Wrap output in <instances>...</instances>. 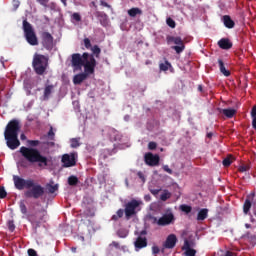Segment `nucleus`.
I'll use <instances>...</instances> for the list:
<instances>
[{
	"instance_id": "obj_28",
	"label": "nucleus",
	"mask_w": 256,
	"mask_h": 256,
	"mask_svg": "<svg viewBox=\"0 0 256 256\" xmlns=\"http://www.w3.org/2000/svg\"><path fill=\"white\" fill-rule=\"evenodd\" d=\"M123 215H125V210L123 209H118L116 214H114L111 218L112 221H119V219H121L123 217Z\"/></svg>"
},
{
	"instance_id": "obj_6",
	"label": "nucleus",
	"mask_w": 256,
	"mask_h": 256,
	"mask_svg": "<svg viewBox=\"0 0 256 256\" xmlns=\"http://www.w3.org/2000/svg\"><path fill=\"white\" fill-rule=\"evenodd\" d=\"M23 32H24V37L27 43H29V45H32V46L39 45V39L37 38L35 29H33V26L31 25V23L27 21V19L23 20Z\"/></svg>"
},
{
	"instance_id": "obj_15",
	"label": "nucleus",
	"mask_w": 256,
	"mask_h": 256,
	"mask_svg": "<svg viewBox=\"0 0 256 256\" xmlns=\"http://www.w3.org/2000/svg\"><path fill=\"white\" fill-rule=\"evenodd\" d=\"M185 256H195L197 255V250L191 248V244L189 243V240L184 241V245L182 247Z\"/></svg>"
},
{
	"instance_id": "obj_25",
	"label": "nucleus",
	"mask_w": 256,
	"mask_h": 256,
	"mask_svg": "<svg viewBox=\"0 0 256 256\" xmlns=\"http://www.w3.org/2000/svg\"><path fill=\"white\" fill-rule=\"evenodd\" d=\"M129 17H135L136 15H143V10L140 8L134 7L128 10Z\"/></svg>"
},
{
	"instance_id": "obj_42",
	"label": "nucleus",
	"mask_w": 256,
	"mask_h": 256,
	"mask_svg": "<svg viewBox=\"0 0 256 256\" xmlns=\"http://www.w3.org/2000/svg\"><path fill=\"white\" fill-rule=\"evenodd\" d=\"M84 47H86V49H91V40L89 38H84Z\"/></svg>"
},
{
	"instance_id": "obj_55",
	"label": "nucleus",
	"mask_w": 256,
	"mask_h": 256,
	"mask_svg": "<svg viewBox=\"0 0 256 256\" xmlns=\"http://www.w3.org/2000/svg\"><path fill=\"white\" fill-rule=\"evenodd\" d=\"M20 139H21V141H26L27 140V136L25 134H21L20 135Z\"/></svg>"
},
{
	"instance_id": "obj_33",
	"label": "nucleus",
	"mask_w": 256,
	"mask_h": 256,
	"mask_svg": "<svg viewBox=\"0 0 256 256\" xmlns=\"http://www.w3.org/2000/svg\"><path fill=\"white\" fill-rule=\"evenodd\" d=\"M161 201H167V199H171V192L168 190H164L163 193L160 195Z\"/></svg>"
},
{
	"instance_id": "obj_60",
	"label": "nucleus",
	"mask_w": 256,
	"mask_h": 256,
	"mask_svg": "<svg viewBox=\"0 0 256 256\" xmlns=\"http://www.w3.org/2000/svg\"><path fill=\"white\" fill-rule=\"evenodd\" d=\"M140 235H147V231L145 230L141 231Z\"/></svg>"
},
{
	"instance_id": "obj_41",
	"label": "nucleus",
	"mask_w": 256,
	"mask_h": 256,
	"mask_svg": "<svg viewBox=\"0 0 256 256\" xmlns=\"http://www.w3.org/2000/svg\"><path fill=\"white\" fill-rule=\"evenodd\" d=\"M148 149L150 151H155V149H157V143L156 142H149L148 143Z\"/></svg>"
},
{
	"instance_id": "obj_30",
	"label": "nucleus",
	"mask_w": 256,
	"mask_h": 256,
	"mask_svg": "<svg viewBox=\"0 0 256 256\" xmlns=\"http://www.w3.org/2000/svg\"><path fill=\"white\" fill-rule=\"evenodd\" d=\"M169 67H171V63H169L167 60H165L164 63L159 64L160 71H169Z\"/></svg>"
},
{
	"instance_id": "obj_18",
	"label": "nucleus",
	"mask_w": 256,
	"mask_h": 256,
	"mask_svg": "<svg viewBox=\"0 0 256 256\" xmlns=\"http://www.w3.org/2000/svg\"><path fill=\"white\" fill-rule=\"evenodd\" d=\"M54 89H55V86L53 84L45 86L44 94H43V100L44 101H49V98L51 97V93H53Z\"/></svg>"
},
{
	"instance_id": "obj_51",
	"label": "nucleus",
	"mask_w": 256,
	"mask_h": 256,
	"mask_svg": "<svg viewBox=\"0 0 256 256\" xmlns=\"http://www.w3.org/2000/svg\"><path fill=\"white\" fill-rule=\"evenodd\" d=\"M37 2L40 3V5L43 7H47V0H37Z\"/></svg>"
},
{
	"instance_id": "obj_13",
	"label": "nucleus",
	"mask_w": 256,
	"mask_h": 256,
	"mask_svg": "<svg viewBox=\"0 0 256 256\" xmlns=\"http://www.w3.org/2000/svg\"><path fill=\"white\" fill-rule=\"evenodd\" d=\"M42 45L44 49H47V51H51V49H53V36L51 33H42Z\"/></svg>"
},
{
	"instance_id": "obj_48",
	"label": "nucleus",
	"mask_w": 256,
	"mask_h": 256,
	"mask_svg": "<svg viewBox=\"0 0 256 256\" xmlns=\"http://www.w3.org/2000/svg\"><path fill=\"white\" fill-rule=\"evenodd\" d=\"M28 255L29 256H38L37 251H35L34 249H28Z\"/></svg>"
},
{
	"instance_id": "obj_52",
	"label": "nucleus",
	"mask_w": 256,
	"mask_h": 256,
	"mask_svg": "<svg viewBox=\"0 0 256 256\" xmlns=\"http://www.w3.org/2000/svg\"><path fill=\"white\" fill-rule=\"evenodd\" d=\"M138 177L139 179H141V181H143V183H145V175L142 174V172H138Z\"/></svg>"
},
{
	"instance_id": "obj_53",
	"label": "nucleus",
	"mask_w": 256,
	"mask_h": 256,
	"mask_svg": "<svg viewBox=\"0 0 256 256\" xmlns=\"http://www.w3.org/2000/svg\"><path fill=\"white\" fill-rule=\"evenodd\" d=\"M110 245L111 247H115L116 249H119V244L116 241H113Z\"/></svg>"
},
{
	"instance_id": "obj_56",
	"label": "nucleus",
	"mask_w": 256,
	"mask_h": 256,
	"mask_svg": "<svg viewBox=\"0 0 256 256\" xmlns=\"http://www.w3.org/2000/svg\"><path fill=\"white\" fill-rule=\"evenodd\" d=\"M0 61H1L2 66L5 67V58L1 57Z\"/></svg>"
},
{
	"instance_id": "obj_62",
	"label": "nucleus",
	"mask_w": 256,
	"mask_h": 256,
	"mask_svg": "<svg viewBox=\"0 0 256 256\" xmlns=\"http://www.w3.org/2000/svg\"><path fill=\"white\" fill-rule=\"evenodd\" d=\"M72 251H74V252H75V251H76V248H72Z\"/></svg>"
},
{
	"instance_id": "obj_10",
	"label": "nucleus",
	"mask_w": 256,
	"mask_h": 256,
	"mask_svg": "<svg viewBox=\"0 0 256 256\" xmlns=\"http://www.w3.org/2000/svg\"><path fill=\"white\" fill-rule=\"evenodd\" d=\"M62 167L69 168L77 165V152L63 154L61 158Z\"/></svg>"
},
{
	"instance_id": "obj_40",
	"label": "nucleus",
	"mask_w": 256,
	"mask_h": 256,
	"mask_svg": "<svg viewBox=\"0 0 256 256\" xmlns=\"http://www.w3.org/2000/svg\"><path fill=\"white\" fill-rule=\"evenodd\" d=\"M7 197V191L4 186H0V199H5Z\"/></svg>"
},
{
	"instance_id": "obj_61",
	"label": "nucleus",
	"mask_w": 256,
	"mask_h": 256,
	"mask_svg": "<svg viewBox=\"0 0 256 256\" xmlns=\"http://www.w3.org/2000/svg\"><path fill=\"white\" fill-rule=\"evenodd\" d=\"M103 5H104L105 7H107V3H103Z\"/></svg>"
},
{
	"instance_id": "obj_14",
	"label": "nucleus",
	"mask_w": 256,
	"mask_h": 256,
	"mask_svg": "<svg viewBox=\"0 0 256 256\" xmlns=\"http://www.w3.org/2000/svg\"><path fill=\"white\" fill-rule=\"evenodd\" d=\"M177 245V236L175 234H170L164 243L165 249H173Z\"/></svg>"
},
{
	"instance_id": "obj_3",
	"label": "nucleus",
	"mask_w": 256,
	"mask_h": 256,
	"mask_svg": "<svg viewBox=\"0 0 256 256\" xmlns=\"http://www.w3.org/2000/svg\"><path fill=\"white\" fill-rule=\"evenodd\" d=\"M28 147L22 146L19 150L22 157L28 161V163H38V167H47L49 165V160L47 157L43 156L37 148L41 145L39 140H27Z\"/></svg>"
},
{
	"instance_id": "obj_11",
	"label": "nucleus",
	"mask_w": 256,
	"mask_h": 256,
	"mask_svg": "<svg viewBox=\"0 0 256 256\" xmlns=\"http://www.w3.org/2000/svg\"><path fill=\"white\" fill-rule=\"evenodd\" d=\"M45 215H47V211L45 209H41L40 211H37L35 215H28V221H30L32 225L39 227Z\"/></svg>"
},
{
	"instance_id": "obj_59",
	"label": "nucleus",
	"mask_w": 256,
	"mask_h": 256,
	"mask_svg": "<svg viewBox=\"0 0 256 256\" xmlns=\"http://www.w3.org/2000/svg\"><path fill=\"white\" fill-rule=\"evenodd\" d=\"M246 229H251V224H245Z\"/></svg>"
},
{
	"instance_id": "obj_58",
	"label": "nucleus",
	"mask_w": 256,
	"mask_h": 256,
	"mask_svg": "<svg viewBox=\"0 0 256 256\" xmlns=\"http://www.w3.org/2000/svg\"><path fill=\"white\" fill-rule=\"evenodd\" d=\"M198 91H200V93H203V86L202 85H198Z\"/></svg>"
},
{
	"instance_id": "obj_49",
	"label": "nucleus",
	"mask_w": 256,
	"mask_h": 256,
	"mask_svg": "<svg viewBox=\"0 0 256 256\" xmlns=\"http://www.w3.org/2000/svg\"><path fill=\"white\" fill-rule=\"evenodd\" d=\"M19 5H21V2H19L18 0H13L14 9H19Z\"/></svg>"
},
{
	"instance_id": "obj_29",
	"label": "nucleus",
	"mask_w": 256,
	"mask_h": 256,
	"mask_svg": "<svg viewBox=\"0 0 256 256\" xmlns=\"http://www.w3.org/2000/svg\"><path fill=\"white\" fill-rule=\"evenodd\" d=\"M251 117H252V127L256 131V106L252 107Z\"/></svg>"
},
{
	"instance_id": "obj_1",
	"label": "nucleus",
	"mask_w": 256,
	"mask_h": 256,
	"mask_svg": "<svg viewBox=\"0 0 256 256\" xmlns=\"http://www.w3.org/2000/svg\"><path fill=\"white\" fill-rule=\"evenodd\" d=\"M71 63L75 71H79V69L84 67L83 73H79L74 76V85H81L89 75H93V73H95V68L97 67V60L93 58V55L89 54V52H84L82 55L79 53L72 54Z\"/></svg>"
},
{
	"instance_id": "obj_34",
	"label": "nucleus",
	"mask_w": 256,
	"mask_h": 256,
	"mask_svg": "<svg viewBox=\"0 0 256 256\" xmlns=\"http://www.w3.org/2000/svg\"><path fill=\"white\" fill-rule=\"evenodd\" d=\"M19 207H20V211H21L22 215H27V206L25 205L24 201H21L19 203Z\"/></svg>"
},
{
	"instance_id": "obj_2",
	"label": "nucleus",
	"mask_w": 256,
	"mask_h": 256,
	"mask_svg": "<svg viewBox=\"0 0 256 256\" xmlns=\"http://www.w3.org/2000/svg\"><path fill=\"white\" fill-rule=\"evenodd\" d=\"M12 179L15 189L18 191L27 189L24 192V196L27 199H40L45 195V188L31 178L25 179L21 176L13 175Z\"/></svg>"
},
{
	"instance_id": "obj_47",
	"label": "nucleus",
	"mask_w": 256,
	"mask_h": 256,
	"mask_svg": "<svg viewBox=\"0 0 256 256\" xmlns=\"http://www.w3.org/2000/svg\"><path fill=\"white\" fill-rule=\"evenodd\" d=\"M96 17L101 18V19H107V14L102 13V12H96Z\"/></svg>"
},
{
	"instance_id": "obj_32",
	"label": "nucleus",
	"mask_w": 256,
	"mask_h": 256,
	"mask_svg": "<svg viewBox=\"0 0 256 256\" xmlns=\"http://www.w3.org/2000/svg\"><path fill=\"white\" fill-rule=\"evenodd\" d=\"M180 210L183 213H186L187 215H189V213H191V211H193V208L187 204H183L180 206Z\"/></svg>"
},
{
	"instance_id": "obj_8",
	"label": "nucleus",
	"mask_w": 256,
	"mask_h": 256,
	"mask_svg": "<svg viewBox=\"0 0 256 256\" xmlns=\"http://www.w3.org/2000/svg\"><path fill=\"white\" fill-rule=\"evenodd\" d=\"M167 43H174L176 46H172V49L179 55L185 51V43L183 42V39L181 37L177 36H170L168 35L166 37Z\"/></svg>"
},
{
	"instance_id": "obj_36",
	"label": "nucleus",
	"mask_w": 256,
	"mask_h": 256,
	"mask_svg": "<svg viewBox=\"0 0 256 256\" xmlns=\"http://www.w3.org/2000/svg\"><path fill=\"white\" fill-rule=\"evenodd\" d=\"M47 137L50 139V141H55V132L53 131V126L50 127V130L47 133Z\"/></svg>"
},
{
	"instance_id": "obj_21",
	"label": "nucleus",
	"mask_w": 256,
	"mask_h": 256,
	"mask_svg": "<svg viewBox=\"0 0 256 256\" xmlns=\"http://www.w3.org/2000/svg\"><path fill=\"white\" fill-rule=\"evenodd\" d=\"M209 217V210L207 208H203L198 212L197 221H205Z\"/></svg>"
},
{
	"instance_id": "obj_26",
	"label": "nucleus",
	"mask_w": 256,
	"mask_h": 256,
	"mask_svg": "<svg viewBox=\"0 0 256 256\" xmlns=\"http://www.w3.org/2000/svg\"><path fill=\"white\" fill-rule=\"evenodd\" d=\"M251 207H252L251 200L246 199L243 205L244 215H249V211H251Z\"/></svg>"
},
{
	"instance_id": "obj_37",
	"label": "nucleus",
	"mask_w": 256,
	"mask_h": 256,
	"mask_svg": "<svg viewBox=\"0 0 256 256\" xmlns=\"http://www.w3.org/2000/svg\"><path fill=\"white\" fill-rule=\"evenodd\" d=\"M117 234H118V237L125 239V237H127V235H129V232L125 229H120V230H118Z\"/></svg>"
},
{
	"instance_id": "obj_31",
	"label": "nucleus",
	"mask_w": 256,
	"mask_h": 256,
	"mask_svg": "<svg viewBox=\"0 0 256 256\" xmlns=\"http://www.w3.org/2000/svg\"><path fill=\"white\" fill-rule=\"evenodd\" d=\"M79 141H81V138H72L71 139L70 146L72 147V149H77V147H80L81 143H79Z\"/></svg>"
},
{
	"instance_id": "obj_44",
	"label": "nucleus",
	"mask_w": 256,
	"mask_h": 256,
	"mask_svg": "<svg viewBox=\"0 0 256 256\" xmlns=\"http://www.w3.org/2000/svg\"><path fill=\"white\" fill-rule=\"evenodd\" d=\"M163 171H165L166 173H168L169 175H173V170L171 168H169V165H164L162 167Z\"/></svg>"
},
{
	"instance_id": "obj_4",
	"label": "nucleus",
	"mask_w": 256,
	"mask_h": 256,
	"mask_svg": "<svg viewBox=\"0 0 256 256\" xmlns=\"http://www.w3.org/2000/svg\"><path fill=\"white\" fill-rule=\"evenodd\" d=\"M19 131H21V124H19V120L17 119L9 121L6 125L4 139L8 149L12 151H15V149L21 145V141H19Z\"/></svg>"
},
{
	"instance_id": "obj_46",
	"label": "nucleus",
	"mask_w": 256,
	"mask_h": 256,
	"mask_svg": "<svg viewBox=\"0 0 256 256\" xmlns=\"http://www.w3.org/2000/svg\"><path fill=\"white\" fill-rule=\"evenodd\" d=\"M161 249H159V246H153L152 247V253L153 255H158L160 253Z\"/></svg>"
},
{
	"instance_id": "obj_54",
	"label": "nucleus",
	"mask_w": 256,
	"mask_h": 256,
	"mask_svg": "<svg viewBox=\"0 0 256 256\" xmlns=\"http://www.w3.org/2000/svg\"><path fill=\"white\" fill-rule=\"evenodd\" d=\"M144 200L147 202L151 201V195H149V194L145 195Z\"/></svg>"
},
{
	"instance_id": "obj_20",
	"label": "nucleus",
	"mask_w": 256,
	"mask_h": 256,
	"mask_svg": "<svg viewBox=\"0 0 256 256\" xmlns=\"http://www.w3.org/2000/svg\"><path fill=\"white\" fill-rule=\"evenodd\" d=\"M218 65H219V70L222 73V75H224V77H229L231 75V71L225 68V63L223 62L222 59H218Z\"/></svg>"
},
{
	"instance_id": "obj_27",
	"label": "nucleus",
	"mask_w": 256,
	"mask_h": 256,
	"mask_svg": "<svg viewBox=\"0 0 256 256\" xmlns=\"http://www.w3.org/2000/svg\"><path fill=\"white\" fill-rule=\"evenodd\" d=\"M78 184H79V178H77V176L71 175L70 177H68V185H70V187H75Z\"/></svg>"
},
{
	"instance_id": "obj_43",
	"label": "nucleus",
	"mask_w": 256,
	"mask_h": 256,
	"mask_svg": "<svg viewBox=\"0 0 256 256\" xmlns=\"http://www.w3.org/2000/svg\"><path fill=\"white\" fill-rule=\"evenodd\" d=\"M8 229L12 233H13V231H15V223L13 222V220L8 221Z\"/></svg>"
},
{
	"instance_id": "obj_19",
	"label": "nucleus",
	"mask_w": 256,
	"mask_h": 256,
	"mask_svg": "<svg viewBox=\"0 0 256 256\" xmlns=\"http://www.w3.org/2000/svg\"><path fill=\"white\" fill-rule=\"evenodd\" d=\"M222 21L227 29H233V27H235V21H233L229 15H224Z\"/></svg>"
},
{
	"instance_id": "obj_5",
	"label": "nucleus",
	"mask_w": 256,
	"mask_h": 256,
	"mask_svg": "<svg viewBox=\"0 0 256 256\" xmlns=\"http://www.w3.org/2000/svg\"><path fill=\"white\" fill-rule=\"evenodd\" d=\"M32 67L36 75H45L49 67V58L43 54H35L32 61Z\"/></svg>"
},
{
	"instance_id": "obj_57",
	"label": "nucleus",
	"mask_w": 256,
	"mask_h": 256,
	"mask_svg": "<svg viewBox=\"0 0 256 256\" xmlns=\"http://www.w3.org/2000/svg\"><path fill=\"white\" fill-rule=\"evenodd\" d=\"M212 137H213V132L207 133V138L208 139H212Z\"/></svg>"
},
{
	"instance_id": "obj_38",
	"label": "nucleus",
	"mask_w": 256,
	"mask_h": 256,
	"mask_svg": "<svg viewBox=\"0 0 256 256\" xmlns=\"http://www.w3.org/2000/svg\"><path fill=\"white\" fill-rule=\"evenodd\" d=\"M250 169H251V167L248 164H246V165L240 166L238 171L240 173H245L246 171H249Z\"/></svg>"
},
{
	"instance_id": "obj_17",
	"label": "nucleus",
	"mask_w": 256,
	"mask_h": 256,
	"mask_svg": "<svg viewBox=\"0 0 256 256\" xmlns=\"http://www.w3.org/2000/svg\"><path fill=\"white\" fill-rule=\"evenodd\" d=\"M134 246L136 249H144V247H147V238L139 236L134 242Z\"/></svg>"
},
{
	"instance_id": "obj_24",
	"label": "nucleus",
	"mask_w": 256,
	"mask_h": 256,
	"mask_svg": "<svg viewBox=\"0 0 256 256\" xmlns=\"http://www.w3.org/2000/svg\"><path fill=\"white\" fill-rule=\"evenodd\" d=\"M91 51H92V54H89V55H93V59H99L100 55H101V48H99L98 45H94L92 46L91 48Z\"/></svg>"
},
{
	"instance_id": "obj_16",
	"label": "nucleus",
	"mask_w": 256,
	"mask_h": 256,
	"mask_svg": "<svg viewBox=\"0 0 256 256\" xmlns=\"http://www.w3.org/2000/svg\"><path fill=\"white\" fill-rule=\"evenodd\" d=\"M218 47H220V49L229 50L233 47V43L228 38H222L218 41Z\"/></svg>"
},
{
	"instance_id": "obj_9",
	"label": "nucleus",
	"mask_w": 256,
	"mask_h": 256,
	"mask_svg": "<svg viewBox=\"0 0 256 256\" xmlns=\"http://www.w3.org/2000/svg\"><path fill=\"white\" fill-rule=\"evenodd\" d=\"M154 223H157L159 227H167V225H171L175 223V215L173 212H168L166 214H163L162 217L157 219V217H154Z\"/></svg>"
},
{
	"instance_id": "obj_45",
	"label": "nucleus",
	"mask_w": 256,
	"mask_h": 256,
	"mask_svg": "<svg viewBox=\"0 0 256 256\" xmlns=\"http://www.w3.org/2000/svg\"><path fill=\"white\" fill-rule=\"evenodd\" d=\"M72 19H74V21H77V22L81 21V14H79L77 12L73 13Z\"/></svg>"
},
{
	"instance_id": "obj_50",
	"label": "nucleus",
	"mask_w": 256,
	"mask_h": 256,
	"mask_svg": "<svg viewBox=\"0 0 256 256\" xmlns=\"http://www.w3.org/2000/svg\"><path fill=\"white\" fill-rule=\"evenodd\" d=\"M160 192L161 189H150V193H152V195H159Z\"/></svg>"
},
{
	"instance_id": "obj_23",
	"label": "nucleus",
	"mask_w": 256,
	"mask_h": 256,
	"mask_svg": "<svg viewBox=\"0 0 256 256\" xmlns=\"http://www.w3.org/2000/svg\"><path fill=\"white\" fill-rule=\"evenodd\" d=\"M46 189L48 191V193H55V191L59 190V184H54V182H50L48 184H46Z\"/></svg>"
},
{
	"instance_id": "obj_7",
	"label": "nucleus",
	"mask_w": 256,
	"mask_h": 256,
	"mask_svg": "<svg viewBox=\"0 0 256 256\" xmlns=\"http://www.w3.org/2000/svg\"><path fill=\"white\" fill-rule=\"evenodd\" d=\"M140 205L141 201H138L137 199H132L124 205V215L127 221H129L133 215H137V208H139Z\"/></svg>"
},
{
	"instance_id": "obj_39",
	"label": "nucleus",
	"mask_w": 256,
	"mask_h": 256,
	"mask_svg": "<svg viewBox=\"0 0 256 256\" xmlns=\"http://www.w3.org/2000/svg\"><path fill=\"white\" fill-rule=\"evenodd\" d=\"M231 163H233V161H231V157H226L222 161V164L224 165V167H230Z\"/></svg>"
},
{
	"instance_id": "obj_22",
	"label": "nucleus",
	"mask_w": 256,
	"mask_h": 256,
	"mask_svg": "<svg viewBox=\"0 0 256 256\" xmlns=\"http://www.w3.org/2000/svg\"><path fill=\"white\" fill-rule=\"evenodd\" d=\"M222 113H223V115H225V117H227L228 119H233V117H235V114L237 113V110H235V109H233V108L222 109Z\"/></svg>"
},
{
	"instance_id": "obj_35",
	"label": "nucleus",
	"mask_w": 256,
	"mask_h": 256,
	"mask_svg": "<svg viewBox=\"0 0 256 256\" xmlns=\"http://www.w3.org/2000/svg\"><path fill=\"white\" fill-rule=\"evenodd\" d=\"M166 23H167L168 27H171V29H175V27L177 25L175 23V20H173L171 17L166 19Z\"/></svg>"
},
{
	"instance_id": "obj_12",
	"label": "nucleus",
	"mask_w": 256,
	"mask_h": 256,
	"mask_svg": "<svg viewBox=\"0 0 256 256\" xmlns=\"http://www.w3.org/2000/svg\"><path fill=\"white\" fill-rule=\"evenodd\" d=\"M144 161L149 167H157V165H159V161H161V158L159 157V154L147 152L144 155Z\"/></svg>"
}]
</instances>
